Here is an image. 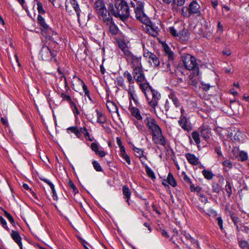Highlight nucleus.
<instances>
[{
  "label": "nucleus",
  "mask_w": 249,
  "mask_h": 249,
  "mask_svg": "<svg viewBox=\"0 0 249 249\" xmlns=\"http://www.w3.org/2000/svg\"><path fill=\"white\" fill-rule=\"evenodd\" d=\"M50 39L51 41L48 43L47 45H44L42 46L40 52V57L42 60H53L56 62L57 52L54 48L56 46V42L53 40L54 39H52L51 38H50Z\"/></svg>",
  "instance_id": "2"
},
{
  "label": "nucleus",
  "mask_w": 249,
  "mask_h": 249,
  "mask_svg": "<svg viewBox=\"0 0 249 249\" xmlns=\"http://www.w3.org/2000/svg\"><path fill=\"white\" fill-rule=\"evenodd\" d=\"M178 123L180 127L185 131L189 132L192 130V126L188 122L187 118L185 116H180Z\"/></svg>",
  "instance_id": "16"
},
{
  "label": "nucleus",
  "mask_w": 249,
  "mask_h": 249,
  "mask_svg": "<svg viewBox=\"0 0 249 249\" xmlns=\"http://www.w3.org/2000/svg\"><path fill=\"white\" fill-rule=\"evenodd\" d=\"M229 214L233 222L234 225L238 228V223L239 221V218L237 216V215L232 211H229Z\"/></svg>",
  "instance_id": "43"
},
{
  "label": "nucleus",
  "mask_w": 249,
  "mask_h": 249,
  "mask_svg": "<svg viewBox=\"0 0 249 249\" xmlns=\"http://www.w3.org/2000/svg\"><path fill=\"white\" fill-rule=\"evenodd\" d=\"M181 14L185 17H189L191 16L189 7L183 6L181 9Z\"/></svg>",
  "instance_id": "44"
},
{
  "label": "nucleus",
  "mask_w": 249,
  "mask_h": 249,
  "mask_svg": "<svg viewBox=\"0 0 249 249\" xmlns=\"http://www.w3.org/2000/svg\"><path fill=\"white\" fill-rule=\"evenodd\" d=\"M3 212H4V213L5 214V216L9 220L10 222L13 225H15V221H14V219L13 217H12V216L9 213H8L6 211L3 210Z\"/></svg>",
  "instance_id": "53"
},
{
  "label": "nucleus",
  "mask_w": 249,
  "mask_h": 249,
  "mask_svg": "<svg viewBox=\"0 0 249 249\" xmlns=\"http://www.w3.org/2000/svg\"><path fill=\"white\" fill-rule=\"evenodd\" d=\"M93 9L97 17L102 21L107 19V18L111 16L110 11L107 9L104 0H96L93 5Z\"/></svg>",
  "instance_id": "5"
},
{
  "label": "nucleus",
  "mask_w": 249,
  "mask_h": 249,
  "mask_svg": "<svg viewBox=\"0 0 249 249\" xmlns=\"http://www.w3.org/2000/svg\"><path fill=\"white\" fill-rule=\"evenodd\" d=\"M182 61L186 70L192 71L196 75H199V65L195 56L190 54H184L182 56Z\"/></svg>",
  "instance_id": "4"
},
{
  "label": "nucleus",
  "mask_w": 249,
  "mask_h": 249,
  "mask_svg": "<svg viewBox=\"0 0 249 249\" xmlns=\"http://www.w3.org/2000/svg\"><path fill=\"white\" fill-rule=\"evenodd\" d=\"M143 55L144 57L148 58L149 62L154 67L160 66V62L159 58L153 53L150 52H144Z\"/></svg>",
  "instance_id": "14"
},
{
  "label": "nucleus",
  "mask_w": 249,
  "mask_h": 249,
  "mask_svg": "<svg viewBox=\"0 0 249 249\" xmlns=\"http://www.w3.org/2000/svg\"><path fill=\"white\" fill-rule=\"evenodd\" d=\"M72 89L76 91H78V86H82L85 95L87 96L90 100H91V97L89 95V92L87 86L85 84L83 81L82 80L79 78H78V77H77L76 75H74L73 77V80L72 81Z\"/></svg>",
  "instance_id": "9"
},
{
  "label": "nucleus",
  "mask_w": 249,
  "mask_h": 249,
  "mask_svg": "<svg viewBox=\"0 0 249 249\" xmlns=\"http://www.w3.org/2000/svg\"><path fill=\"white\" fill-rule=\"evenodd\" d=\"M198 196H199V200L202 202H204L205 203L207 202L208 199H207V197L205 195L202 194L201 193H199L198 194Z\"/></svg>",
  "instance_id": "63"
},
{
  "label": "nucleus",
  "mask_w": 249,
  "mask_h": 249,
  "mask_svg": "<svg viewBox=\"0 0 249 249\" xmlns=\"http://www.w3.org/2000/svg\"><path fill=\"white\" fill-rule=\"evenodd\" d=\"M198 75H196L194 72H192L189 76L188 84L192 86V89L196 90L197 88L198 78L196 77Z\"/></svg>",
  "instance_id": "21"
},
{
  "label": "nucleus",
  "mask_w": 249,
  "mask_h": 249,
  "mask_svg": "<svg viewBox=\"0 0 249 249\" xmlns=\"http://www.w3.org/2000/svg\"><path fill=\"white\" fill-rule=\"evenodd\" d=\"M147 32L151 36L156 37L158 35V28L150 21L147 24Z\"/></svg>",
  "instance_id": "24"
},
{
  "label": "nucleus",
  "mask_w": 249,
  "mask_h": 249,
  "mask_svg": "<svg viewBox=\"0 0 249 249\" xmlns=\"http://www.w3.org/2000/svg\"><path fill=\"white\" fill-rule=\"evenodd\" d=\"M180 178L181 180L184 183L188 184L191 183V179L184 172H183L181 174Z\"/></svg>",
  "instance_id": "39"
},
{
  "label": "nucleus",
  "mask_w": 249,
  "mask_h": 249,
  "mask_svg": "<svg viewBox=\"0 0 249 249\" xmlns=\"http://www.w3.org/2000/svg\"><path fill=\"white\" fill-rule=\"evenodd\" d=\"M133 151L135 152V155L137 157L141 159V161L142 164H144V161L143 160L141 159L143 157L145 160H146L145 156H143V151L142 149L138 148L137 147L133 148Z\"/></svg>",
  "instance_id": "28"
},
{
  "label": "nucleus",
  "mask_w": 249,
  "mask_h": 249,
  "mask_svg": "<svg viewBox=\"0 0 249 249\" xmlns=\"http://www.w3.org/2000/svg\"><path fill=\"white\" fill-rule=\"evenodd\" d=\"M68 185L69 187L72 189V192L74 194H76V193H78V190L75 186V185L74 184L73 182L71 180H69L68 181Z\"/></svg>",
  "instance_id": "48"
},
{
  "label": "nucleus",
  "mask_w": 249,
  "mask_h": 249,
  "mask_svg": "<svg viewBox=\"0 0 249 249\" xmlns=\"http://www.w3.org/2000/svg\"><path fill=\"white\" fill-rule=\"evenodd\" d=\"M239 246L242 249H249V243L245 240L240 241L239 243Z\"/></svg>",
  "instance_id": "55"
},
{
  "label": "nucleus",
  "mask_w": 249,
  "mask_h": 249,
  "mask_svg": "<svg viewBox=\"0 0 249 249\" xmlns=\"http://www.w3.org/2000/svg\"><path fill=\"white\" fill-rule=\"evenodd\" d=\"M106 106L110 112H117L118 108L115 103L112 101H108L107 102Z\"/></svg>",
  "instance_id": "29"
},
{
  "label": "nucleus",
  "mask_w": 249,
  "mask_h": 249,
  "mask_svg": "<svg viewBox=\"0 0 249 249\" xmlns=\"http://www.w3.org/2000/svg\"><path fill=\"white\" fill-rule=\"evenodd\" d=\"M144 123L148 129L151 131L152 133L161 129L160 126L157 124L155 119L151 116H146L144 119Z\"/></svg>",
  "instance_id": "12"
},
{
  "label": "nucleus",
  "mask_w": 249,
  "mask_h": 249,
  "mask_svg": "<svg viewBox=\"0 0 249 249\" xmlns=\"http://www.w3.org/2000/svg\"><path fill=\"white\" fill-rule=\"evenodd\" d=\"M145 170L147 176L151 179L155 178V176L152 170L149 167L147 164H145Z\"/></svg>",
  "instance_id": "45"
},
{
  "label": "nucleus",
  "mask_w": 249,
  "mask_h": 249,
  "mask_svg": "<svg viewBox=\"0 0 249 249\" xmlns=\"http://www.w3.org/2000/svg\"><path fill=\"white\" fill-rule=\"evenodd\" d=\"M80 131V133L81 132L86 137L89 138L90 135H89V133L88 132V130L86 127H81Z\"/></svg>",
  "instance_id": "61"
},
{
  "label": "nucleus",
  "mask_w": 249,
  "mask_h": 249,
  "mask_svg": "<svg viewBox=\"0 0 249 249\" xmlns=\"http://www.w3.org/2000/svg\"><path fill=\"white\" fill-rule=\"evenodd\" d=\"M37 22L41 26V31L48 35L52 39H55L58 36L57 34L46 23L45 19L40 15L37 16Z\"/></svg>",
  "instance_id": "6"
},
{
  "label": "nucleus",
  "mask_w": 249,
  "mask_h": 249,
  "mask_svg": "<svg viewBox=\"0 0 249 249\" xmlns=\"http://www.w3.org/2000/svg\"><path fill=\"white\" fill-rule=\"evenodd\" d=\"M170 33L172 35H173L174 36H178V34L177 32V31L175 29L174 27H171L169 29Z\"/></svg>",
  "instance_id": "64"
},
{
  "label": "nucleus",
  "mask_w": 249,
  "mask_h": 249,
  "mask_svg": "<svg viewBox=\"0 0 249 249\" xmlns=\"http://www.w3.org/2000/svg\"><path fill=\"white\" fill-rule=\"evenodd\" d=\"M124 58L132 69L142 67V57L140 55L134 54L130 51L124 55Z\"/></svg>",
  "instance_id": "7"
},
{
  "label": "nucleus",
  "mask_w": 249,
  "mask_h": 249,
  "mask_svg": "<svg viewBox=\"0 0 249 249\" xmlns=\"http://www.w3.org/2000/svg\"><path fill=\"white\" fill-rule=\"evenodd\" d=\"M11 236L14 241L18 244L19 247L22 246L21 238L17 231L12 230L11 232Z\"/></svg>",
  "instance_id": "27"
},
{
  "label": "nucleus",
  "mask_w": 249,
  "mask_h": 249,
  "mask_svg": "<svg viewBox=\"0 0 249 249\" xmlns=\"http://www.w3.org/2000/svg\"><path fill=\"white\" fill-rule=\"evenodd\" d=\"M212 189L213 192L219 193L221 191V187L216 183H213L212 185Z\"/></svg>",
  "instance_id": "56"
},
{
  "label": "nucleus",
  "mask_w": 249,
  "mask_h": 249,
  "mask_svg": "<svg viewBox=\"0 0 249 249\" xmlns=\"http://www.w3.org/2000/svg\"><path fill=\"white\" fill-rule=\"evenodd\" d=\"M93 166L94 169L98 172L102 171V168L100 166V164L96 160H94L92 162Z\"/></svg>",
  "instance_id": "54"
},
{
  "label": "nucleus",
  "mask_w": 249,
  "mask_h": 249,
  "mask_svg": "<svg viewBox=\"0 0 249 249\" xmlns=\"http://www.w3.org/2000/svg\"><path fill=\"white\" fill-rule=\"evenodd\" d=\"M140 121H138L137 120H135L133 124L139 130L144 132L146 130L145 127L143 123Z\"/></svg>",
  "instance_id": "36"
},
{
  "label": "nucleus",
  "mask_w": 249,
  "mask_h": 249,
  "mask_svg": "<svg viewBox=\"0 0 249 249\" xmlns=\"http://www.w3.org/2000/svg\"><path fill=\"white\" fill-rule=\"evenodd\" d=\"M239 157L240 160L244 161L248 159V155L247 152L244 151H241L239 152Z\"/></svg>",
  "instance_id": "47"
},
{
  "label": "nucleus",
  "mask_w": 249,
  "mask_h": 249,
  "mask_svg": "<svg viewBox=\"0 0 249 249\" xmlns=\"http://www.w3.org/2000/svg\"><path fill=\"white\" fill-rule=\"evenodd\" d=\"M188 162L193 165H197L199 161V159L194 154L188 153L185 155Z\"/></svg>",
  "instance_id": "23"
},
{
  "label": "nucleus",
  "mask_w": 249,
  "mask_h": 249,
  "mask_svg": "<svg viewBox=\"0 0 249 249\" xmlns=\"http://www.w3.org/2000/svg\"><path fill=\"white\" fill-rule=\"evenodd\" d=\"M173 60H169L168 59L167 60H165V61H163L162 63H160V66L159 67V68H161L162 71H169L170 73H174L173 71H172L171 69V65L173 64Z\"/></svg>",
  "instance_id": "22"
},
{
  "label": "nucleus",
  "mask_w": 249,
  "mask_h": 249,
  "mask_svg": "<svg viewBox=\"0 0 249 249\" xmlns=\"http://www.w3.org/2000/svg\"><path fill=\"white\" fill-rule=\"evenodd\" d=\"M124 76L125 78H126L129 84H133L134 82L133 79V77L132 74L127 71H125L124 73Z\"/></svg>",
  "instance_id": "42"
},
{
  "label": "nucleus",
  "mask_w": 249,
  "mask_h": 249,
  "mask_svg": "<svg viewBox=\"0 0 249 249\" xmlns=\"http://www.w3.org/2000/svg\"><path fill=\"white\" fill-rule=\"evenodd\" d=\"M222 164L225 167L229 169H231L232 167L231 162L229 160H224L223 161Z\"/></svg>",
  "instance_id": "60"
},
{
  "label": "nucleus",
  "mask_w": 249,
  "mask_h": 249,
  "mask_svg": "<svg viewBox=\"0 0 249 249\" xmlns=\"http://www.w3.org/2000/svg\"><path fill=\"white\" fill-rule=\"evenodd\" d=\"M130 4L131 7L134 8L136 19L144 24H147L150 19L144 13V2L138 1L137 3L130 2Z\"/></svg>",
  "instance_id": "3"
},
{
  "label": "nucleus",
  "mask_w": 249,
  "mask_h": 249,
  "mask_svg": "<svg viewBox=\"0 0 249 249\" xmlns=\"http://www.w3.org/2000/svg\"><path fill=\"white\" fill-rule=\"evenodd\" d=\"M182 234L185 237L186 239L189 240L192 243H195V239L192 237L189 233L187 232L186 231H183Z\"/></svg>",
  "instance_id": "51"
},
{
  "label": "nucleus",
  "mask_w": 249,
  "mask_h": 249,
  "mask_svg": "<svg viewBox=\"0 0 249 249\" xmlns=\"http://www.w3.org/2000/svg\"><path fill=\"white\" fill-rule=\"evenodd\" d=\"M123 194L126 202L129 205V199L131 195V192L130 189L126 185H124L122 187Z\"/></svg>",
  "instance_id": "26"
},
{
  "label": "nucleus",
  "mask_w": 249,
  "mask_h": 249,
  "mask_svg": "<svg viewBox=\"0 0 249 249\" xmlns=\"http://www.w3.org/2000/svg\"><path fill=\"white\" fill-rule=\"evenodd\" d=\"M39 178L44 181L45 182H46V183H47L50 187V188H51L52 190V192H53V199H55V197H56V192L54 190V186L53 185V184L47 178H41L40 177Z\"/></svg>",
  "instance_id": "32"
},
{
  "label": "nucleus",
  "mask_w": 249,
  "mask_h": 249,
  "mask_svg": "<svg viewBox=\"0 0 249 249\" xmlns=\"http://www.w3.org/2000/svg\"><path fill=\"white\" fill-rule=\"evenodd\" d=\"M139 87L142 91L144 94L145 96L149 93V92L154 89L150 86L147 80H146V82L139 83Z\"/></svg>",
  "instance_id": "20"
},
{
  "label": "nucleus",
  "mask_w": 249,
  "mask_h": 249,
  "mask_svg": "<svg viewBox=\"0 0 249 249\" xmlns=\"http://www.w3.org/2000/svg\"><path fill=\"white\" fill-rule=\"evenodd\" d=\"M97 115V122L99 124H104L106 122V117L105 115L99 110H96Z\"/></svg>",
  "instance_id": "30"
},
{
  "label": "nucleus",
  "mask_w": 249,
  "mask_h": 249,
  "mask_svg": "<svg viewBox=\"0 0 249 249\" xmlns=\"http://www.w3.org/2000/svg\"><path fill=\"white\" fill-rule=\"evenodd\" d=\"M36 4H37V9L38 12L39 13V15L40 14H44L45 13V11L43 8V6L42 3L38 0H36Z\"/></svg>",
  "instance_id": "49"
},
{
  "label": "nucleus",
  "mask_w": 249,
  "mask_h": 249,
  "mask_svg": "<svg viewBox=\"0 0 249 249\" xmlns=\"http://www.w3.org/2000/svg\"><path fill=\"white\" fill-rule=\"evenodd\" d=\"M185 2V0H173L171 5L173 9H174L178 6H183Z\"/></svg>",
  "instance_id": "40"
},
{
  "label": "nucleus",
  "mask_w": 249,
  "mask_h": 249,
  "mask_svg": "<svg viewBox=\"0 0 249 249\" xmlns=\"http://www.w3.org/2000/svg\"><path fill=\"white\" fill-rule=\"evenodd\" d=\"M164 49L168 59H169V60H173L174 53L171 51L170 48L168 46H165L164 47Z\"/></svg>",
  "instance_id": "38"
},
{
  "label": "nucleus",
  "mask_w": 249,
  "mask_h": 249,
  "mask_svg": "<svg viewBox=\"0 0 249 249\" xmlns=\"http://www.w3.org/2000/svg\"><path fill=\"white\" fill-rule=\"evenodd\" d=\"M169 98L172 100L176 107H178L180 106V102L176 95L174 92H171L169 94Z\"/></svg>",
  "instance_id": "31"
},
{
  "label": "nucleus",
  "mask_w": 249,
  "mask_h": 249,
  "mask_svg": "<svg viewBox=\"0 0 249 249\" xmlns=\"http://www.w3.org/2000/svg\"><path fill=\"white\" fill-rule=\"evenodd\" d=\"M160 97V94L155 89L151 90L145 96L149 105L154 108L157 106Z\"/></svg>",
  "instance_id": "8"
},
{
  "label": "nucleus",
  "mask_w": 249,
  "mask_h": 249,
  "mask_svg": "<svg viewBox=\"0 0 249 249\" xmlns=\"http://www.w3.org/2000/svg\"><path fill=\"white\" fill-rule=\"evenodd\" d=\"M199 129L201 136L205 140L210 138L211 135V129L208 125L203 124L200 127Z\"/></svg>",
  "instance_id": "18"
},
{
  "label": "nucleus",
  "mask_w": 249,
  "mask_h": 249,
  "mask_svg": "<svg viewBox=\"0 0 249 249\" xmlns=\"http://www.w3.org/2000/svg\"><path fill=\"white\" fill-rule=\"evenodd\" d=\"M121 157L124 160L125 162L128 164H131V160L130 159V157L128 156V155L125 153L124 154H122L120 155Z\"/></svg>",
  "instance_id": "58"
},
{
  "label": "nucleus",
  "mask_w": 249,
  "mask_h": 249,
  "mask_svg": "<svg viewBox=\"0 0 249 249\" xmlns=\"http://www.w3.org/2000/svg\"><path fill=\"white\" fill-rule=\"evenodd\" d=\"M71 107L75 115H78V114H79L80 112L77 108L76 104L74 102H71Z\"/></svg>",
  "instance_id": "57"
},
{
  "label": "nucleus",
  "mask_w": 249,
  "mask_h": 249,
  "mask_svg": "<svg viewBox=\"0 0 249 249\" xmlns=\"http://www.w3.org/2000/svg\"><path fill=\"white\" fill-rule=\"evenodd\" d=\"M152 141L156 144L164 146L166 145V140L162 133L161 129L152 133Z\"/></svg>",
  "instance_id": "11"
},
{
  "label": "nucleus",
  "mask_w": 249,
  "mask_h": 249,
  "mask_svg": "<svg viewBox=\"0 0 249 249\" xmlns=\"http://www.w3.org/2000/svg\"><path fill=\"white\" fill-rule=\"evenodd\" d=\"M189 9L191 15H196L198 16H200V6L196 0H193L189 5Z\"/></svg>",
  "instance_id": "17"
},
{
  "label": "nucleus",
  "mask_w": 249,
  "mask_h": 249,
  "mask_svg": "<svg viewBox=\"0 0 249 249\" xmlns=\"http://www.w3.org/2000/svg\"><path fill=\"white\" fill-rule=\"evenodd\" d=\"M192 137L196 143L199 144L200 143V135L198 131H194L192 133Z\"/></svg>",
  "instance_id": "41"
},
{
  "label": "nucleus",
  "mask_w": 249,
  "mask_h": 249,
  "mask_svg": "<svg viewBox=\"0 0 249 249\" xmlns=\"http://www.w3.org/2000/svg\"><path fill=\"white\" fill-rule=\"evenodd\" d=\"M107 18V19H104L102 21L109 26V31L111 34L113 35H117L118 33L119 29L113 22L111 16Z\"/></svg>",
  "instance_id": "15"
},
{
  "label": "nucleus",
  "mask_w": 249,
  "mask_h": 249,
  "mask_svg": "<svg viewBox=\"0 0 249 249\" xmlns=\"http://www.w3.org/2000/svg\"><path fill=\"white\" fill-rule=\"evenodd\" d=\"M90 148L95 154L98 155L100 157H104L106 156V153L103 150H99V146L97 143L92 142L90 145Z\"/></svg>",
  "instance_id": "25"
},
{
  "label": "nucleus",
  "mask_w": 249,
  "mask_h": 249,
  "mask_svg": "<svg viewBox=\"0 0 249 249\" xmlns=\"http://www.w3.org/2000/svg\"><path fill=\"white\" fill-rule=\"evenodd\" d=\"M69 4H70L74 10L77 15L78 19H79L81 10L76 0H66L65 2L66 11L68 13L72 12V10Z\"/></svg>",
  "instance_id": "10"
},
{
  "label": "nucleus",
  "mask_w": 249,
  "mask_h": 249,
  "mask_svg": "<svg viewBox=\"0 0 249 249\" xmlns=\"http://www.w3.org/2000/svg\"><path fill=\"white\" fill-rule=\"evenodd\" d=\"M225 189L227 193L228 194V196L229 197L231 196L232 194L231 185L230 183L228 181H227Z\"/></svg>",
  "instance_id": "50"
},
{
  "label": "nucleus",
  "mask_w": 249,
  "mask_h": 249,
  "mask_svg": "<svg viewBox=\"0 0 249 249\" xmlns=\"http://www.w3.org/2000/svg\"><path fill=\"white\" fill-rule=\"evenodd\" d=\"M126 90L128 92V94H130V93L135 92V88L133 84H129L128 89H126Z\"/></svg>",
  "instance_id": "62"
},
{
  "label": "nucleus",
  "mask_w": 249,
  "mask_h": 249,
  "mask_svg": "<svg viewBox=\"0 0 249 249\" xmlns=\"http://www.w3.org/2000/svg\"><path fill=\"white\" fill-rule=\"evenodd\" d=\"M202 174L204 178L208 180L212 179L214 176V174L212 173V171L206 169L203 170L202 171Z\"/></svg>",
  "instance_id": "37"
},
{
  "label": "nucleus",
  "mask_w": 249,
  "mask_h": 249,
  "mask_svg": "<svg viewBox=\"0 0 249 249\" xmlns=\"http://www.w3.org/2000/svg\"><path fill=\"white\" fill-rule=\"evenodd\" d=\"M74 133L77 138H80L81 136V134L80 133V130L77 127L75 126H71L68 127L67 129V131L68 133H69V131Z\"/></svg>",
  "instance_id": "34"
},
{
  "label": "nucleus",
  "mask_w": 249,
  "mask_h": 249,
  "mask_svg": "<svg viewBox=\"0 0 249 249\" xmlns=\"http://www.w3.org/2000/svg\"><path fill=\"white\" fill-rule=\"evenodd\" d=\"M203 212L205 213L207 215L213 217L217 215L216 212L214 210L211 209H209L206 211H203Z\"/></svg>",
  "instance_id": "52"
},
{
  "label": "nucleus",
  "mask_w": 249,
  "mask_h": 249,
  "mask_svg": "<svg viewBox=\"0 0 249 249\" xmlns=\"http://www.w3.org/2000/svg\"><path fill=\"white\" fill-rule=\"evenodd\" d=\"M108 9L112 15L122 21L127 19L130 15L129 6L124 0H116L114 6L112 3H108Z\"/></svg>",
  "instance_id": "1"
},
{
  "label": "nucleus",
  "mask_w": 249,
  "mask_h": 249,
  "mask_svg": "<svg viewBox=\"0 0 249 249\" xmlns=\"http://www.w3.org/2000/svg\"><path fill=\"white\" fill-rule=\"evenodd\" d=\"M128 110L130 111L131 115L135 118V119L138 121H142V117L141 114L139 109L137 107H133L131 103L128 107Z\"/></svg>",
  "instance_id": "19"
},
{
  "label": "nucleus",
  "mask_w": 249,
  "mask_h": 249,
  "mask_svg": "<svg viewBox=\"0 0 249 249\" xmlns=\"http://www.w3.org/2000/svg\"><path fill=\"white\" fill-rule=\"evenodd\" d=\"M60 97L63 99V100H66L70 102V104H71V102H73L71 101V97L68 95H66L64 93H61L60 94Z\"/></svg>",
  "instance_id": "59"
},
{
  "label": "nucleus",
  "mask_w": 249,
  "mask_h": 249,
  "mask_svg": "<svg viewBox=\"0 0 249 249\" xmlns=\"http://www.w3.org/2000/svg\"><path fill=\"white\" fill-rule=\"evenodd\" d=\"M116 82L117 85L121 87L124 89L126 88V86L124 84V79L122 76L118 77L116 78Z\"/></svg>",
  "instance_id": "46"
},
{
  "label": "nucleus",
  "mask_w": 249,
  "mask_h": 249,
  "mask_svg": "<svg viewBox=\"0 0 249 249\" xmlns=\"http://www.w3.org/2000/svg\"><path fill=\"white\" fill-rule=\"evenodd\" d=\"M132 75L137 83L146 82V78L142 70V67L133 69Z\"/></svg>",
  "instance_id": "13"
},
{
  "label": "nucleus",
  "mask_w": 249,
  "mask_h": 249,
  "mask_svg": "<svg viewBox=\"0 0 249 249\" xmlns=\"http://www.w3.org/2000/svg\"><path fill=\"white\" fill-rule=\"evenodd\" d=\"M167 181L173 187H176L177 186V182L174 178L173 175L171 173H169L168 175Z\"/></svg>",
  "instance_id": "35"
},
{
  "label": "nucleus",
  "mask_w": 249,
  "mask_h": 249,
  "mask_svg": "<svg viewBox=\"0 0 249 249\" xmlns=\"http://www.w3.org/2000/svg\"><path fill=\"white\" fill-rule=\"evenodd\" d=\"M118 46L119 48L121 49V50L123 52L124 55L129 52H130V50H129L126 43L123 41L118 42Z\"/></svg>",
  "instance_id": "33"
}]
</instances>
